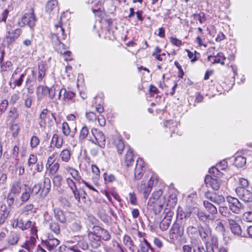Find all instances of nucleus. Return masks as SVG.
Masks as SVG:
<instances>
[{"mask_svg": "<svg viewBox=\"0 0 252 252\" xmlns=\"http://www.w3.org/2000/svg\"><path fill=\"white\" fill-rule=\"evenodd\" d=\"M57 86H53L51 88L47 86L39 85L36 89V94L38 99H41L44 96H48L53 99L55 95Z\"/></svg>", "mask_w": 252, "mask_h": 252, "instance_id": "4", "label": "nucleus"}, {"mask_svg": "<svg viewBox=\"0 0 252 252\" xmlns=\"http://www.w3.org/2000/svg\"><path fill=\"white\" fill-rule=\"evenodd\" d=\"M66 183L70 188V189L71 190L72 192H74V191L77 190V188L76 186L75 183L70 178H68L66 179Z\"/></svg>", "mask_w": 252, "mask_h": 252, "instance_id": "56", "label": "nucleus"}, {"mask_svg": "<svg viewBox=\"0 0 252 252\" xmlns=\"http://www.w3.org/2000/svg\"><path fill=\"white\" fill-rule=\"evenodd\" d=\"M35 243V238L33 236H32L29 240L25 243L23 247L28 252H33V251L36 249Z\"/></svg>", "mask_w": 252, "mask_h": 252, "instance_id": "25", "label": "nucleus"}, {"mask_svg": "<svg viewBox=\"0 0 252 252\" xmlns=\"http://www.w3.org/2000/svg\"><path fill=\"white\" fill-rule=\"evenodd\" d=\"M36 22V18L34 14L33 8L31 9L30 13H26L24 14L21 22H18V25L23 27L26 25H28L31 28L33 27Z\"/></svg>", "mask_w": 252, "mask_h": 252, "instance_id": "5", "label": "nucleus"}, {"mask_svg": "<svg viewBox=\"0 0 252 252\" xmlns=\"http://www.w3.org/2000/svg\"><path fill=\"white\" fill-rule=\"evenodd\" d=\"M194 18L199 21L200 23H203L206 20L205 14L204 13H194L193 15Z\"/></svg>", "mask_w": 252, "mask_h": 252, "instance_id": "53", "label": "nucleus"}, {"mask_svg": "<svg viewBox=\"0 0 252 252\" xmlns=\"http://www.w3.org/2000/svg\"><path fill=\"white\" fill-rule=\"evenodd\" d=\"M39 139L36 136H32L30 141V145L32 148H35L39 145Z\"/></svg>", "mask_w": 252, "mask_h": 252, "instance_id": "55", "label": "nucleus"}, {"mask_svg": "<svg viewBox=\"0 0 252 252\" xmlns=\"http://www.w3.org/2000/svg\"><path fill=\"white\" fill-rule=\"evenodd\" d=\"M70 157L71 152L68 149H63L60 154V157L64 162H68L70 159Z\"/></svg>", "mask_w": 252, "mask_h": 252, "instance_id": "37", "label": "nucleus"}, {"mask_svg": "<svg viewBox=\"0 0 252 252\" xmlns=\"http://www.w3.org/2000/svg\"><path fill=\"white\" fill-rule=\"evenodd\" d=\"M96 232H90L88 234V237L90 240V245L93 248L97 249L100 246L102 243L100 237L95 234Z\"/></svg>", "mask_w": 252, "mask_h": 252, "instance_id": "17", "label": "nucleus"}, {"mask_svg": "<svg viewBox=\"0 0 252 252\" xmlns=\"http://www.w3.org/2000/svg\"><path fill=\"white\" fill-rule=\"evenodd\" d=\"M229 224L232 232L237 235L241 234L242 230L240 226L232 219H229Z\"/></svg>", "mask_w": 252, "mask_h": 252, "instance_id": "26", "label": "nucleus"}, {"mask_svg": "<svg viewBox=\"0 0 252 252\" xmlns=\"http://www.w3.org/2000/svg\"><path fill=\"white\" fill-rule=\"evenodd\" d=\"M91 132L94 137V140H92V142L98 145L100 148H104L105 146L106 139L103 133L95 128H93Z\"/></svg>", "mask_w": 252, "mask_h": 252, "instance_id": "6", "label": "nucleus"}, {"mask_svg": "<svg viewBox=\"0 0 252 252\" xmlns=\"http://www.w3.org/2000/svg\"><path fill=\"white\" fill-rule=\"evenodd\" d=\"M171 218L170 216H167L164 218L160 222L159 227L162 231L167 230L171 223Z\"/></svg>", "mask_w": 252, "mask_h": 252, "instance_id": "30", "label": "nucleus"}, {"mask_svg": "<svg viewBox=\"0 0 252 252\" xmlns=\"http://www.w3.org/2000/svg\"><path fill=\"white\" fill-rule=\"evenodd\" d=\"M133 161V151L132 149L129 148L125 157V163L127 166H129Z\"/></svg>", "mask_w": 252, "mask_h": 252, "instance_id": "36", "label": "nucleus"}, {"mask_svg": "<svg viewBox=\"0 0 252 252\" xmlns=\"http://www.w3.org/2000/svg\"><path fill=\"white\" fill-rule=\"evenodd\" d=\"M55 28H56L57 32H58L59 34L61 33L63 36V39H65L66 38V35L65 34L64 29L62 27L61 24L59 23V24L55 25Z\"/></svg>", "mask_w": 252, "mask_h": 252, "instance_id": "60", "label": "nucleus"}, {"mask_svg": "<svg viewBox=\"0 0 252 252\" xmlns=\"http://www.w3.org/2000/svg\"><path fill=\"white\" fill-rule=\"evenodd\" d=\"M20 239V235L15 231H11L8 236L7 242L10 245H15Z\"/></svg>", "mask_w": 252, "mask_h": 252, "instance_id": "29", "label": "nucleus"}, {"mask_svg": "<svg viewBox=\"0 0 252 252\" xmlns=\"http://www.w3.org/2000/svg\"><path fill=\"white\" fill-rule=\"evenodd\" d=\"M236 193L240 199L245 202L252 201V192L246 188H237Z\"/></svg>", "mask_w": 252, "mask_h": 252, "instance_id": "7", "label": "nucleus"}, {"mask_svg": "<svg viewBox=\"0 0 252 252\" xmlns=\"http://www.w3.org/2000/svg\"><path fill=\"white\" fill-rule=\"evenodd\" d=\"M204 181L207 187H211L214 190H218L220 188L221 182L218 178H214L211 176L207 175Z\"/></svg>", "mask_w": 252, "mask_h": 252, "instance_id": "12", "label": "nucleus"}, {"mask_svg": "<svg viewBox=\"0 0 252 252\" xmlns=\"http://www.w3.org/2000/svg\"><path fill=\"white\" fill-rule=\"evenodd\" d=\"M229 210V209L225 206H220L219 208V213L222 216L227 218L228 220L229 219H232L233 217V215L230 213Z\"/></svg>", "mask_w": 252, "mask_h": 252, "instance_id": "33", "label": "nucleus"}, {"mask_svg": "<svg viewBox=\"0 0 252 252\" xmlns=\"http://www.w3.org/2000/svg\"><path fill=\"white\" fill-rule=\"evenodd\" d=\"M66 170L75 181L80 182L83 180L78 170L70 167H67Z\"/></svg>", "mask_w": 252, "mask_h": 252, "instance_id": "32", "label": "nucleus"}, {"mask_svg": "<svg viewBox=\"0 0 252 252\" xmlns=\"http://www.w3.org/2000/svg\"><path fill=\"white\" fill-rule=\"evenodd\" d=\"M213 223L214 225L215 226L216 230L221 232L223 231L224 226L221 221L220 220L216 219V220L213 222Z\"/></svg>", "mask_w": 252, "mask_h": 252, "instance_id": "51", "label": "nucleus"}, {"mask_svg": "<svg viewBox=\"0 0 252 252\" xmlns=\"http://www.w3.org/2000/svg\"><path fill=\"white\" fill-rule=\"evenodd\" d=\"M140 249L142 252H148L149 249H152L150 244L144 239L143 242L140 244Z\"/></svg>", "mask_w": 252, "mask_h": 252, "instance_id": "45", "label": "nucleus"}, {"mask_svg": "<svg viewBox=\"0 0 252 252\" xmlns=\"http://www.w3.org/2000/svg\"><path fill=\"white\" fill-rule=\"evenodd\" d=\"M54 48L58 53L62 55H66L68 57H70L71 56V52L66 51L65 45L61 42L54 45Z\"/></svg>", "mask_w": 252, "mask_h": 252, "instance_id": "28", "label": "nucleus"}, {"mask_svg": "<svg viewBox=\"0 0 252 252\" xmlns=\"http://www.w3.org/2000/svg\"><path fill=\"white\" fill-rule=\"evenodd\" d=\"M16 222L15 227H18L22 230H26L32 226V222L30 220H24L22 219L14 220Z\"/></svg>", "mask_w": 252, "mask_h": 252, "instance_id": "24", "label": "nucleus"}, {"mask_svg": "<svg viewBox=\"0 0 252 252\" xmlns=\"http://www.w3.org/2000/svg\"><path fill=\"white\" fill-rule=\"evenodd\" d=\"M9 214L7 206L2 205L0 208V225H2L5 221Z\"/></svg>", "mask_w": 252, "mask_h": 252, "instance_id": "27", "label": "nucleus"}, {"mask_svg": "<svg viewBox=\"0 0 252 252\" xmlns=\"http://www.w3.org/2000/svg\"><path fill=\"white\" fill-rule=\"evenodd\" d=\"M203 205L207 211L209 213L208 214V216L209 217H212V220L214 221L216 219V215L218 213L217 208L208 201H204L203 202Z\"/></svg>", "mask_w": 252, "mask_h": 252, "instance_id": "19", "label": "nucleus"}, {"mask_svg": "<svg viewBox=\"0 0 252 252\" xmlns=\"http://www.w3.org/2000/svg\"><path fill=\"white\" fill-rule=\"evenodd\" d=\"M88 247L87 242L84 240L81 239L78 241L76 245L68 247L67 249L74 252H81V250H86L88 248Z\"/></svg>", "mask_w": 252, "mask_h": 252, "instance_id": "20", "label": "nucleus"}, {"mask_svg": "<svg viewBox=\"0 0 252 252\" xmlns=\"http://www.w3.org/2000/svg\"><path fill=\"white\" fill-rule=\"evenodd\" d=\"M214 60L213 62V63H220L221 64H224V60H225V57H224L223 54L222 53H218L216 56H214Z\"/></svg>", "mask_w": 252, "mask_h": 252, "instance_id": "42", "label": "nucleus"}, {"mask_svg": "<svg viewBox=\"0 0 252 252\" xmlns=\"http://www.w3.org/2000/svg\"><path fill=\"white\" fill-rule=\"evenodd\" d=\"M94 232H96L100 237V239L105 241H108L111 239V236L109 231L99 226L95 225L94 227Z\"/></svg>", "mask_w": 252, "mask_h": 252, "instance_id": "15", "label": "nucleus"}, {"mask_svg": "<svg viewBox=\"0 0 252 252\" xmlns=\"http://www.w3.org/2000/svg\"><path fill=\"white\" fill-rule=\"evenodd\" d=\"M62 91L63 92V99L65 101L71 100L75 96V94L71 91H66L65 89H62Z\"/></svg>", "mask_w": 252, "mask_h": 252, "instance_id": "40", "label": "nucleus"}, {"mask_svg": "<svg viewBox=\"0 0 252 252\" xmlns=\"http://www.w3.org/2000/svg\"><path fill=\"white\" fill-rule=\"evenodd\" d=\"M89 134V129L87 126H84L82 128L79 135V139L80 141H82L84 140L88 136Z\"/></svg>", "mask_w": 252, "mask_h": 252, "instance_id": "44", "label": "nucleus"}, {"mask_svg": "<svg viewBox=\"0 0 252 252\" xmlns=\"http://www.w3.org/2000/svg\"><path fill=\"white\" fill-rule=\"evenodd\" d=\"M193 252H214V250L212 247L210 249L206 248L205 250L202 246H197L196 249H194Z\"/></svg>", "mask_w": 252, "mask_h": 252, "instance_id": "63", "label": "nucleus"}, {"mask_svg": "<svg viewBox=\"0 0 252 252\" xmlns=\"http://www.w3.org/2000/svg\"><path fill=\"white\" fill-rule=\"evenodd\" d=\"M123 242L125 245L130 249L134 246L133 242L132 241V239L129 236L127 235H126L124 236Z\"/></svg>", "mask_w": 252, "mask_h": 252, "instance_id": "50", "label": "nucleus"}, {"mask_svg": "<svg viewBox=\"0 0 252 252\" xmlns=\"http://www.w3.org/2000/svg\"><path fill=\"white\" fill-rule=\"evenodd\" d=\"M144 163V162L142 158H138L137 160V163L134 171V177L136 180H139L143 176Z\"/></svg>", "mask_w": 252, "mask_h": 252, "instance_id": "16", "label": "nucleus"}, {"mask_svg": "<svg viewBox=\"0 0 252 252\" xmlns=\"http://www.w3.org/2000/svg\"><path fill=\"white\" fill-rule=\"evenodd\" d=\"M246 163V159L243 157L238 156L235 158V164L238 167H242L245 165Z\"/></svg>", "mask_w": 252, "mask_h": 252, "instance_id": "49", "label": "nucleus"}, {"mask_svg": "<svg viewBox=\"0 0 252 252\" xmlns=\"http://www.w3.org/2000/svg\"><path fill=\"white\" fill-rule=\"evenodd\" d=\"M184 233V226L177 222H175L169 231V238L171 242L174 243L182 237Z\"/></svg>", "mask_w": 252, "mask_h": 252, "instance_id": "3", "label": "nucleus"}, {"mask_svg": "<svg viewBox=\"0 0 252 252\" xmlns=\"http://www.w3.org/2000/svg\"><path fill=\"white\" fill-rule=\"evenodd\" d=\"M37 161V158L34 154H31L28 159V165L30 167L32 165L35 164Z\"/></svg>", "mask_w": 252, "mask_h": 252, "instance_id": "61", "label": "nucleus"}, {"mask_svg": "<svg viewBox=\"0 0 252 252\" xmlns=\"http://www.w3.org/2000/svg\"><path fill=\"white\" fill-rule=\"evenodd\" d=\"M177 198L175 194H172L169 195L166 202V205L170 208L173 207L176 204Z\"/></svg>", "mask_w": 252, "mask_h": 252, "instance_id": "41", "label": "nucleus"}, {"mask_svg": "<svg viewBox=\"0 0 252 252\" xmlns=\"http://www.w3.org/2000/svg\"><path fill=\"white\" fill-rule=\"evenodd\" d=\"M45 75V68L44 65H39L38 67V75L37 76V80L40 82Z\"/></svg>", "mask_w": 252, "mask_h": 252, "instance_id": "46", "label": "nucleus"}, {"mask_svg": "<svg viewBox=\"0 0 252 252\" xmlns=\"http://www.w3.org/2000/svg\"><path fill=\"white\" fill-rule=\"evenodd\" d=\"M59 4L57 0H49L46 4L45 9L49 13H58L59 11Z\"/></svg>", "mask_w": 252, "mask_h": 252, "instance_id": "21", "label": "nucleus"}, {"mask_svg": "<svg viewBox=\"0 0 252 252\" xmlns=\"http://www.w3.org/2000/svg\"><path fill=\"white\" fill-rule=\"evenodd\" d=\"M63 180L62 177L60 175H56L53 178V182L54 186L57 187H60L61 186L62 182Z\"/></svg>", "mask_w": 252, "mask_h": 252, "instance_id": "52", "label": "nucleus"}, {"mask_svg": "<svg viewBox=\"0 0 252 252\" xmlns=\"http://www.w3.org/2000/svg\"><path fill=\"white\" fill-rule=\"evenodd\" d=\"M13 64L10 61H7L1 64L0 70L1 71H9L12 69Z\"/></svg>", "mask_w": 252, "mask_h": 252, "instance_id": "48", "label": "nucleus"}, {"mask_svg": "<svg viewBox=\"0 0 252 252\" xmlns=\"http://www.w3.org/2000/svg\"><path fill=\"white\" fill-rule=\"evenodd\" d=\"M153 180H152V178H150L149 179L148 183L147 184H145V183H141L140 185L138 186V189L143 194L144 197L147 199L151 191L152 184L153 183Z\"/></svg>", "mask_w": 252, "mask_h": 252, "instance_id": "11", "label": "nucleus"}, {"mask_svg": "<svg viewBox=\"0 0 252 252\" xmlns=\"http://www.w3.org/2000/svg\"><path fill=\"white\" fill-rule=\"evenodd\" d=\"M42 244L45 246L50 252L54 251L55 249L59 245L60 241L56 238H48L45 240H43Z\"/></svg>", "mask_w": 252, "mask_h": 252, "instance_id": "18", "label": "nucleus"}, {"mask_svg": "<svg viewBox=\"0 0 252 252\" xmlns=\"http://www.w3.org/2000/svg\"><path fill=\"white\" fill-rule=\"evenodd\" d=\"M249 182L247 179L243 178H239V186L237 188H246L249 187Z\"/></svg>", "mask_w": 252, "mask_h": 252, "instance_id": "58", "label": "nucleus"}, {"mask_svg": "<svg viewBox=\"0 0 252 252\" xmlns=\"http://www.w3.org/2000/svg\"><path fill=\"white\" fill-rule=\"evenodd\" d=\"M198 230L203 241L205 242H207L211 235L210 225H205L204 227L200 225L198 227Z\"/></svg>", "mask_w": 252, "mask_h": 252, "instance_id": "14", "label": "nucleus"}, {"mask_svg": "<svg viewBox=\"0 0 252 252\" xmlns=\"http://www.w3.org/2000/svg\"><path fill=\"white\" fill-rule=\"evenodd\" d=\"M186 51L188 53V55L189 59L192 62H194L197 60L198 56H199V53L195 51L194 54L190 52L189 50L187 49Z\"/></svg>", "mask_w": 252, "mask_h": 252, "instance_id": "54", "label": "nucleus"}, {"mask_svg": "<svg viewBox=\"0 0 252 252\" xmlns=\"http://www.w3.org/2000/svg\"><path fill=\"white\" fill-rule=\"evenodd\" d=\"M34 208V206L32 204H28L25 205L22 209V213L26 214H28L30 212H32Z\"/></svg>", "mask_w": 252, "mask_h": 252, "instance_id": "59", "label": "nucleus"}, {"mask_svg": "<svg viewBox=\"0 0 252 252\" xmlns=\"http://www.w3.org/2000/svg\"><path fill=\"white\" fill-rule=\"evenodd\" d=\"M51 188V181L48 177H44L43 189H46V192H49Z\"/></svg>", "mask_w": 252, "mask_h": 252, "instance_id": "62", "label": "nucleus"}, {"mask_svg": "<svg viewBox=\"0 0 252 252\" xmlns=\"http://www.w3.org/2000/svg\"><path fill=\"white\" fill-rule=\"evenodd\" d=\"M63 143L62 138H60L58 134H55L53 135L51 140V144H53L56 148L60 149L62 147Z\"/></svg>", "mask_w": 252, "mask_h": 252, "instance_id": "34", "label": "nucleus"}, {"mask_svg": "<svg viewBox=\"0 0 252 252\" xmlns=\"http://www.w3.org/2000/svg\"><path fill=\"white\" fill-rule=\"evenodd\" d=\"M41 189V185L39 183L34 184L32 187L30 186V190L32 196H36Z\"/></svg>", "mask_w": 252, "mask_h": 252, "instance_id": "43", "label": "nucleus"}, {"mask_svg": "<svg viewBox=\"0 0 252 252\" xmlns=\"http://www.w3.org/2000/svg\"><path fill=\"white\" fill-rule=\"evenodd\" d=\"M195 213L199 221L205 225H210L213 224L214 221L212 220V217H209L203 211L198 209Z\"/></svg>", "mask_w": 252, "mask_h": 252, "instance_id": "10", "label": "nucleus"}, {"mask_svg": "<svg viewBox=\"0 0 252 252\" xmlns=\"http://www.w3.org/2000/svg\"><path fill=\"white\" fill-rule=\"evenodd\" d=\"M31 197L33 196H32L30 190V186L28 185H25L24 189L20 197L21 203L23 204L27 202Z\"/></svg>", "mask_w": 252, "mask_h": 252, "instance_id": "22", "label": "nucleus"}, {"mask_svg": "<svg viewBox=\"0 0 252 252\" xmlns=\"http://www.w3.org/2000/svg\"><path fill=\"white\" fill-rule=\"evenodd\" d=\"M209 172L210 174V176H211L214 178H219L221 174V172H220L219 169L216 167H212L210 168Z\"/></svg>", "mask_w": 252, "mask_h": 252, "instance_id": "47", "label": "nucleus"}, {"mask_svg": "<svg viewBox=\"0 0 252 252\" xmlns=\"http://www.w3.org/2000/svg\"><path fill=\"white\" fill-rule=\"evenodd\" d=\"M205 196L207 199L216 204H219L225 201L224 197L222 195L215 192L206 191Z\"/></svg>", "mask_w": 252, "mask_h": 252, "instance_id": "13", "label": "nucleus"}, {"mask_svg": "<svg viewBox=\"0 0 252 252\" xmlns=\"http://www.w3.org/2000/svg\"><path fill=\"white\" fill-rule=\"evenodd\" d=\"M24 105L27 108H30L32 106V97L27 94L26 98H24Z\"/></svg>", "mask_w": 252, "mask_h": 252, "instance_id": "57", "label": "nucleus"}, {"mask_svg": "<svg viewBox=\"0 0 252 252\" xmlns=\"http://www.w3.org/2000/svg\"><path fill=\"white\" fill-rule=\"evenodd\" d=\"M54 217L57 220L62 223H65L66 221V218L64 213L60 208L54 209Z\"/></svg>", "mask_w": 252, "mask_h": 252, "instance_id": "23", "label": "nucleus"}, {"mask_svg": "<svg viewBox=\"0 0 252 252\" xmlns=\"http://www.w3.org/2000/svg\"><path fill=\"white\" fill-rule=\"evenodd\" d=\"M22 189L21 181L15 180L11 183L7 196V202L9 206L13 205L15 198L20 194Z\"/></svg>", "mask_w": 252, "mask_h": 252, "instance_id": "1", "label": "nucleus"}, {"mask_svg": "<svg viewBox=\"0 0 252 252\" xmlns=\"http://www.w3.org/2000/svg\"><path fill=\"white\" fill-rule=\"evenodd\" d=\"M22 33L20 28H17L11 31H8L5 35V41L8 45H10L19 38Z\"/></svg>", "mask_w": 252, "mask_h": 252, "instance_id": "9", "label": "nucleus"}, {"mask_svg": "<svg viewBox=\"0 0 252 252\" xmlns=\"http://www.w3.org/2000/svg\"><path fill=\"white\" fill-rule=\"evenodd\" d=\"M226 199L229 204V209L234 213L239 214L243 208V205L238 199L231 196L227 197Z\"/></svg>", "mask_w": 252, "mask_h": 252, "instance_id": "8", "label": "nucleus"}, {"mask_svg": "<svg viewBox=\"0 0 252 252\" xmlns=\"http://www.w3.org/2000/svg\"><path fill=\"white\" fill-rule=\"evenodd\" d=\"M162 193L161 189H158L154 192L152 196L149 200L148 205L153 207L156 209L158 208L160 212L165 203L164 197H162Z\"/></svg>", "mask_w": 252, "mask_h": 252, "instance_id": "2", "label": "nucleus"}, {"mask_svg": "<svg viewBox=\"0 0 252 252\" xmlns=\"http://www.w3.org/2000/svg\"><path fill=\"white\" fill-rule=\"evenodd\" d=\"M49 227L52 232L56 234H59L60 233V226L58 222L52 221L49 224Z\"/></svg>", "mask_w": 252, "mask_h": 252, "instance_id": "38", "label": "nucleus"}, {"mask_svg": "<svg viewBox=\"0 0 252 252\" xmlns=\"http://www.w3.org/2000/svg\"><path fill=\"white\" fill-rule=\"evenodd\" d=\"M19 117V113L16 107L11 108L8 112L7 118L13 123Z\"/></svg>", "mask_w": 252, "mask_h": 252, "instance_id": "31", "label": "nucleus"}, {"mask_svg": "<svg viewBox=\"0 0 252 252\" xmlns=\"http://www.w3.org/2000/svg\"><path fill=\"white\" fill-rule=\"evenodd\" d=\"M86 116L87 119L91 122H94L96 120V114L93 112H86Z\"/></svg>", "mask_w": 252, "mask_h": 252, "instance_id": "64", "label": "nucleus"}, {"mask_svg": "<svg viewBox=\"0 0 252 252\" xmlns=\"http://www.w3.org/2000/svg\"><path fill=\"white\" fill-rule=\"evenodd\" d=\"M62 131L63 134L65 136H68L70 134L71 137H73L74 133H71L70 129L68 124L66 122H63L62 124Z\"/></svg>", "mask_w": 252, "mask_h": 252, "instance_id": "39", "label": "nucleus"}, {"mask_svg": "<svg viewBox=\"0 0 252 252\" xmlns=\"http://www.w3.org/2000/svg\"><path fill=\"white\" fill-rule=\"evenodd\" d=\"M114 144L117 149L119 155L122 154L123 150L125 148V145L123 141L119 138H116L114 140Z\"/></svg>", "mask_w": 252, "mask_h": 252, "instance_id": "35", "label": "nucleus"}]
</instances>
